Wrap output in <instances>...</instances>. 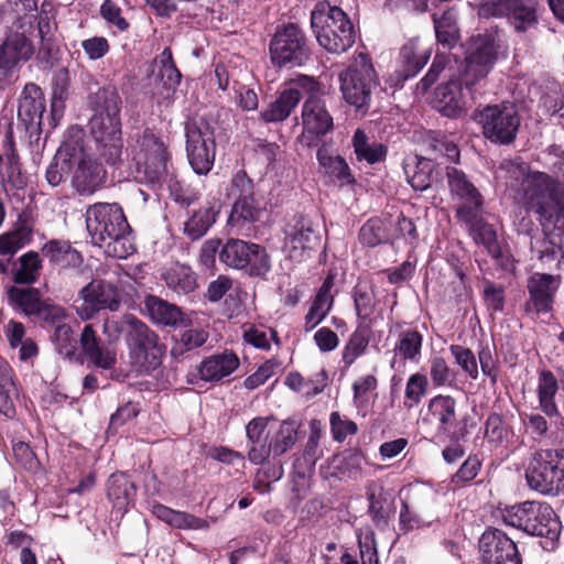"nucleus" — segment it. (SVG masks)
<instances>
[{"instance_id":"obj_56","label":"nucleus","mask_w":564,"mask_h":564,"mask_svg":"<svg viewBox=\"0 0 564 564\" xmlns=\"http://www.w3.org/2000/svg\"><path fill=\"white\" fill-rule=\"evenodd\" d=\"M433 167L434 164L431 160L421 158L417 159L412 174L406 171L409 183L413 189L423 192L431 187L433 181Z\"/></svg>"},{"instance_id":"obj_31","label":"nucleus","mask_w":564,"mask_h":564,"mask_svg":"<svg viewBox=\"0 0 564 564\" xmlns=\"http://www.w3.org/2000/svg\"><path fill=\"white\" fill-rule=\"evenodd\" d=\"M75 147L76 141H65L47 166L45 178L52 187L58 186L67 176L73 174V154Z\"/></svg>"},{"instance_id":"obj_41","label":"nucleus","mask_w":564,"mask_h":564,"mask_svg":"<svg viewBox=\"0 0 564 564\" xmlns=\"http://www.w3.org/2000/svg\"><path fill=\"white\" fill-rule=\"evenodd\" d=\"M317 161L327 174L336 177L341 184L354 182L346 161L339 155H333L325 145L317 150Z\"/></svg>"},{"instance_id":"obj_8","label":"nucleus","mask_w":564,"mask_h":564,"mask_svg":"<svg viewBox=\"0 0 564 564\" xmlns=\"http://www.w3.org/2000/svg\"><path fill=\"white\" fill-rule=\"evenodd\" d=\"M529 487L543 495L564 491V449H540L529 460L525 469Z\"/></svg>"},{"instance_id":"obj_59","label":"nucleus","mask_w":564,"mask_h":564,"mask_svg":"<svg viewBox=\"0 0 564 564\" xmlns=\"http://www.w3.org/2000/svg\"><path fill=\"white\" fill-rule=\"evenodd\" d=\"M359 240L368 247H376L387 240L384 224L379 218L369 219L359 231Z\"/></svg>"},{"instance_id":"obj_12","label":"nucleus","mask_w":564,"mask_h":564,"mask_svg":"<svg viewBox=\"0 0 564 564\" xmlns=\"http://www.w3.org/2000/svg\"><path fill=\"white\" fill-rule=\"evenodd\" d=\"M496 59L497 51L490 35L478 34L467 41L465 64L459 73L468 94H473V87L486 78Z\"/></svg>"},{"instance_id":"obj_23","label":"nucleus","mask_w":564,"mask_h":564,"mask_svg":"<svg viewBox=\"0 0 564 564\" xmlns=\"http://www.w3.org/2000/svg\"><path fill=\"white\" fill-rule=\"evenodd\" d=\"M45 98L42 89L34 83L24 86L19 100L18 120L31 134H39L43 129Z\"/></svg>"},{"instance_id":"obj_51","label":"nucleus","mask_w":564,"mask_h":564,"mask_svg":"<svg viewBox=\"0 0 564 564\" xmlns=\"http://www.w3.org/2000/svg\"><path fill=\"white\" fill-rule=\"evenodd\" d=\"M41 260L39 253L30 251L20 257V268L15 271L13 280L20 284H31L40 275Z\"/></svg>"},{"instance_id":"obj_15","label":"nucleus","mask_w":564,"mask_h":564,"mask_svg":"<svg viewBox=\"0 0 564 564\" xmlns=\"http://www.w3.org/2000/svg\"><path fill=\"white\" fill-rule=\"evenodd\" d=\"M538 0H496L480 8L485 18H505L518 33L527 32L538 24Z\"/></svg>"},{"instance_id":"obj_3","label":"nucleus","mask_w":564,"mask_h":564,"mask_svg":"<svg viewBox=\"0 0 564 564\" xmlns=\"http://www.w3.org/2000/svg\"><path fill=\"white\" fill-rule=\"evenodd\" d=\"M94 110L90 130L107 162L117 163L122 153L121 98L115 88H101L89 97Z\"/></svg>"},{"instance_id":"obj_36","label":"nucleus","mask_w":564,"mask_h":564,"mask_svg":"<svg viewBox=\"0 0 564 564\" xmlns=\"http://www.w3.org/2000/svg\"><path fill=\"white\" fill-rule=\"evenodd\" d=\"M370 338L371 329L368 325H359L349 335L341 350V362L346 369L366 352Z\"/></svg>"},{"instance_id":"obj_21","label":"nucleus","mask_w":564,"mask_h":564,"mask_svg":"<svg viewBox=\"0 0 564 564\" xmlns=\"http://www.w3.org/2000/svg\"><path fill=\"white\" fill-rule=\"evenodd\" d=\"M558 286L560 276L534 273L528 281L530 297L524 304L525 313L538 316L551 312Z\"/></svg>"},{"instance_id":"obj_52","label":"nucleus","mask_w":564,"mask_h":564,"mask_svg":"<svg viewBox=\"0 0 564 564\" xmlns=\"http://www.w3.org/2000/svg\"><path fill=\"white\" fill-rule=\"evenodd\" d=\"M297 440V425L294 421H283L273 436L272 452L274 455H282L288 452Z\"/></svg>"},{"instance_id":"obj_14","label":"nucleus","mask_w":564,"mask_h":564,"mask_svg":"<svg viewBox=\"0 0 564 564\" xmlns=\"http://www.w3.org/2000/svg\"><path fill=\"white\" fill-rule=\"evenodd\" d=\"M121 304L118 286L107 280H93L78 293L75 311L82 321H89L102 310L116 312Z\"/></svg>"},{"instance_id":"obj_37","label":"nucleus","mask_w":564,"mask_h":564,"mask_svg":"<svg viewBox=\"0 0 564 564\" xmlns=\"http://www.w3.org/2000/svg\"><path fill=\"white\" fill-rule=\"evenodd\" d=\"M3 151L6 160V171L0 175L2 180L11 185L13 188H22L25 185V180L22 175L20 156L15 150V144L11 133H8L3 140Z\"/></svg>"},{"instance_id":"obj_39","label":"nucleus","mask_w":564,"mask_h":564,"mask_svg":"<svg viewBox=\"0 0 564 564\" xmlns=\"http://www.w3.org/2000/svg\"><path fill=\"white\" fill-rule=\"evenodd\" d=\"M456 400L451 395L438 394L429 402V412L438 422V429L449 431L457 420Z\"/></svg>"},{"instance_id":"obj_48","label":"nucleus","mask_w":564,"mask_h":564,"mask_svg":"<svg viewBox=\"0 0 564 564\" xmlns=\"http://www.w3.org/2000/svg\"><path fill=\"white\" fill-rule=\"evenodd\" d=\"M558 386L557 380L551 371L541 372L538 386V394L542 411L549 416L557 414L554 401Z\"/></svg>"},{"instance_id":"obj_61","label":"nucleus","mask_w":564,"mask_h":564,"mask_svg":"<svg viewBox=\"0 0 564 564\" xmlns=\"http://www.w3.org/2000/svg\"><path fill=\"white\" fill-rule=\"evenodd\" d=\"M432 522V517L423 518L415 506L410 502L403 501L400 510V524L401 529L411 531L425 527Z\"/></svg>"},{"instance_id":"obj_4","label":"nucleus","mask_w":564,"mask_h":564,"mask_svg":"<svg viewBox=\"0 0 564 564\" xmlns=\"http://www.w3.org/2000/svg\"><path fill=\"white\" fill-rule=\"evenodd\" d=\"M338 80L345 102L356 112L366 115L372 95L379 87L378 75L370 57L365 53L354 56L349 65L338 74Z\"/></svg>"},{"instance_id":"obj_27","label":"nucleus","mask_w":564,"mask_h":564,"mask_svg":"<svg viewBox=\"0 0 564 564\" xmlns=\"http://www.w3.org/2000/svg\"><path fill=\"white\" fill-rule=\"evenodd\" d=\"M457 220L465 225L474 240L482 245L490 256L494 258L500 256L496 230L482 219L481 212L462 209Z\"/></svg>"},{"instance_id":"obj_17","label":"nucleus","mask_w":564,"mask_h":564,"mask_svg":"<svg viewBox=\"0 0 564 564\" xmlns=\"http://www.w3.org/2000/svg\"><path fill=\"white\" fill-rule=\"evenodd\" d=\"M34 53V46L22 25L10 29L0 45V73L2 79L12 80L21 65Z\"/></svg>"},{"instance_id":"obj_20","label":"nucleus","mask_w":564,"mask_h":564,"mask_svg":"<svg viewBox=\"0 0 564 564\" xmlns=\"http://www.w3.org/2000/svg\"><path fill=\"white\" fill-rule=\"evenodd\" d=\"M479 553L485 564H522L514 541L498 529H488L481 534Z\"/></svg>"},{"instance_id":"obj_18","label":"nucleus","mask_w":564,"mask_h":564,"mask_svg":"<svg viewBox=\"0 0 564 564\" xmlns=\"http://www.w3.org/2000/svg\"><path fill=\"white\" fill-rule=\"evenodd\" d=\"M105 180L104 166L88 156L83 145L76 141L73 154L72 187L80 195H91L102 186Z\"/></svg>"},{"instance_id":"obj_63","label":"nucleus","mask_w":564,"mask_h":564,"mask_svg":"<svg viewBox=\"0 0 564 564\" xmlns=\"http://www.w3.org/2000/svg\"><path fill=\"white\" fill-rule=\"evenodd\" d=\"M159 76L167 88H174L181 82V73L172 59V53L165 48L161 55Z\"/></svg>"},{"instance_id":"obj_6","label":"nucleus","mask_w":564,"mask_h":564,"mask_svg":"<svg viewBox=\"0 0 564 564\" xmlns=\"http://www.w3.org/2000/svg\"><path fill=\"white\" fill-rule=\"evenodd\" d=\"M311 26L319 45L333 54L346 52L356 41L351 21L338 7H329L327 12L312 11Z\"/></svg>"},{"instance_id":"obj_19","label":"nucleus","mask_w":564,"mask_h":564,"mask_svg":"<svg viewBox=\"0 0 564 564\" xmlns=\"http://www.w3.org/2000/svg\"><path fill=\"white\" fill-rule=\"evenodd\" d=\"M303 133L300 137L302 144L313 147L316 140L328 133L333 127V117L328 112L325 101L316 96L308 97L302 106Z\"/></svg>"},{"instance_id":"obj_42","label":"nucleus","mask_w":564,"mask_h":564,"mask_svg":"<svg viewBox=\"0 0 564 564\" xmlns=\"http://www.w3.org/2000/svg\"><path fill=\"white\" fill-rule=\"evenodd\" d=\"M429 56L427 51H419L414 43L410 42L405 44L400 51V59L402 63V69L398 72L401 77L400 80H406L415 76L427 63Z\"/></svg>"},{"instance_id":"obj_43","label":"nucleus","mask_w":564,"mask_h":564,"mask_svg":"<svg viewBox=\"0 0 564 564\" xmlns=\"http://www.w3.org/2000/svg\"><path fill=\"white\" fill-rule=\"evenodd\" d=\"M352 147L358 161L375 164L386 158L387 149L378 142H368L366 133L357 129L352 137Z\"/></svg>"},{"instance_id":"obj_49","label":"nucleus","mask_w":564,"mask_h":564,"mask_svg":"<svg viewBox=\"0 0 564 564\" xmlns=\"http://www.w3.org/2000/svg\"><path fill=\"white\" fill-rule=\"evenodd\" d=\"M10 301L20 307L26 315H37L43 301L35 289H21L10 286L8 289Z\"/></svg>"},{"instance_id":"obj_35","label":"nucleus","mask_w":564,"mask_h":564,"mask_svg":"<svg viewBox=\"0 0 564 564\" xmlns=\"http://www.w3.org/2000/svg\"><path fill=\"white\" fill-rule=\"evenodd\" d=\"M433 22L437 42L443 47H454L460 39L457 13L453 9L446 10L440 17L434 14Z\"/></svg>"},{"instance_id":"obj_34","label":"nucleus","mask_w":564,"mask_h":564,"mask_svg":"<svg viewBox=\"0 0 564 564\" xmlns=\"http://www.w3.org/2000/svg\"><path fill=\"white\" fill-rule=\"evenodd\" d=\"M301 100L299 89L289 88L281 93L279 98L271 102L260 116L264 122H279L285 120Z\"/></svg>"},{"instance_id":"obj_22","label":"nucleus","mask_w":564,"mask_h":564,"mask_svg":"<svg viewBox=\"0 0 564 564\" xmlns=\"http://www.w3.org/2000/svg\"><path fill=\"white\" fill-rule=\"evenodd\" d=\"M476 88L468 94L462 80V73L452 75L451 78L440 85L435 91V104L440 112L446 117H456L463 112L468 100H475Z\"/></svg>"},{"instance_id":"obj_1","label":"nucleus","mask_w":564,"mask_h":564,"mask_svg":"<svg viewBox=\"0 0 564 564\" xmlns=\"http://www.w3.org/2000/svg\"><path fill=\"white\" fill-rule=\"evenodd\" d=\"M498 177L506 186L520 210L513 216L517 231L529 235L534 228L531 213L536 215L545 228L564 218V184L547 173L532 171L523 161L503 160L498 167Z\"/></svg>"},{"instance_id":"obj_25","label":"nucleus","mask_w":564,"mask_h":564,"mask_svg":"<svg viewBox=\"0 0 564 564\" xmlns=\"http://www.w3.org/2000/svg\"><path fill=\"white\" fill-rule=\"evenodd\" d=\"M446 177L452 196L462 200L455 214L457 219L459 218V212L462 209L482 212L484 197L462 170L447 167Z\"/></svg>"},{"instance_id":"obj_46","label":"nucleus","mask_w":564,"mask_h":564,"mask_svg":"<svg viewBox=\"0 0 564 564\" xmlns=\"http://www.w3.org/2000/svg\"><path fill=\"white\" fill-rule=\"evenodd\" d=\"M219 208L215 205H207L199 208L186 223L185 234L193 240L204 236L215 223Z\"/></svg>"},{"instance_id":"obj_26","label":"nucleus","mask_w":564,"mask_h":564,"mask_svg":"<svg viewBox=\"0 0 564 564\" xmlns=\"http://www.w3.org/2000/svg\"><path fill=\"white\" fill-rule=\"evenodd\" d=\"M319 243V235L311 219L300 217L286 234L285 249L289 257L295 261H303L305 256Z\"/></svg>"},{"instance_id":"obj_55","label":"nucleus","mask_w":564,"mask_h":564,"mask_svg":"<svg viewBox=\"0 0 564 564\" xmlns=\"http://www.w3.org/2000/svg\"><path fill=\"white\" fill-rule=\"evenodd\" d=\"M354 303L357 316L366 321L375 311V294L367 283H358L354 289Z\"/></svg>"},{"instance_id":"obj_16","label":"nucleus","mask_w":564,"mask_h":564,"mask_svg":"<svg viewBox=\"0 0 564 564\" xmlns=\"http://www.w3.org/2000/svg\"><path fill=\"white\" fill-rule=\"evenodd\" d=\"M186 152L191 166L199 175L207 174L215 160V142L205 123L189 120L185 124Z\"/></svg>"},{"instance_id":"obj_29","label":"nucleus","mask_w":564,"mask_h":564,"mask_svg":"<svg viewBox=\"0 0 564 564\" xmlns=\"http://www.w3.org/2000/svg\"><path fill=\"white\" fill-rule=\"evenodd\" d=\"M161 276L165 285L176 294L192 293L198 286L197 275L187 264L172 263L163 269Z\"/></svg>"},{"instance_id":"obj_30","label":"nucleus","mask_w":564,"mask_h":564,"mask_svg":"<svg viewBox=\"0 0 564 564\" xmlns=\"http://www.w3.org/2000/svg\"><path fill=\"white\" fill-rule=\"evenodd\" d=\"M144 306L151 319L156 324L176 327L185 321L184 313L178 306L155 295H147Z\"/></svg>"},{"instance_id":"obj_40","label":"nucleus","mask_w":564,"mask_h":564,"mask_svg":"<svg viewBox=\"0 0 564 564\" xmlns=\"http://www.w3.org/2000/svg\"><path fill=\"white\" fill-rule=\"evenodd\" d=\"M42 251L51 262L61 268L78 267L83 261L80 253L65 241H50Z\"/></svg>"},{"instance_id":"obj_53","label":"nucleus","mask_w":564,"mask_h":564,"mask_svg":"<svg viewBox=\"0 0 564 564\" xmlns=\"http://www.w3.org/2000/svg\"><path fill=\"white\" fill-rule=\"evenodd\" d=\"M52 341L56 351L65 359H73L76 352V339L74 332L68 324H61L55 327Z\"/></svg>"},{"instance_id":"obj_32","label":"nucleus","mask_w":564,"mask_h":564,"mask_svg":"<svg viewBox=\"0 0 564 564\" xmlns=\"http://www.w3.org/2000/svg\"><path fill=\"white\" fill-rule=\"evenodd\" d=\"M239 359L232 352H223L206 358L199 367L203 380L218 381L237 369Z\"/></svg>"},{"instance_id":"obj_24","label":"nucleus","mask_w":564,"mask_h":564,"mask_svg":"<svg viewBox=\"0 0 564 564\" xmlns=\"http://www.w3.org/2000/svg\"><path fill=\"white\" fill-rule=\"evenodd\" d=\"M321 436L322 431L318 422L312 421L311 433L306 441L303 454L294 460L293 465V490L297 494L308 486V478L314 471L316 462L322 456V449H319Z\"/></svg>"},{"instance_id":"obj_7","label":"nucleus","mask_w":564,"mask_h":564,"mask_svg":"<svg viewBox=\"0 0 564 564\" xmlns=\"http://www.w3.org/2000/svg\"><path fill=\"white\" fill-rule=\"evenodd\" d=\"M503 521L528 534L551 541L556 540L561 533V522L553 508L545 502L524 501L510 507L503 512Z\"/></svg>"},{"instance_id":"obj_60","label":"nucleus","mask_w":564,"mask_h":564,"mask_svg":"<svg viewBox=\"0 0 564 564\" xmlns=\"http://www.w3.org/2000/svg\"><path fill=\"white\" fill-rule=\"evenodd\" d=\"M334 286V276L328 275L321 288L317 291V294L315 299L312 302V305L310 310L323 315L326 317V315L329 313L333 303H334V295L332 293V289Z\"/></svg>"},{"instance_id":"obj_54","label":"nucleus","mask_w":564,"mask_h":564,"mask_svg":"<svg viewBox=\"0 0 564 564\" xmlns=\"http://www.w3.org/2000/svg\"><path fill=\"white\" fill-rule=\"evenodd\" d=\"M336 469L343 478L357 479L361 475L365 457L357 451H346L337 458Z\"/></svg>"},{"instance_id":"obj_2","label":"nucleus","mask_w":564,"mask_h":564,"mask_svg":"<svg viewBox=\"0 0 564 564\" xmlns=\"http://www.w3.org/2000/svg\"><path fill=\"white\" fill-rule=\"evenodd\" d=\"M86 227L93 242L105 247L110 257L124 259L133 253L130 226L118 204L90 205L86 210Z\"/></svg>"},{"instance_id":"obj_47","label":"nucleus","mask_w":564,"mask_h":564,"mask_svg":"<svg viewBox=\"0 0 564 564\" xmlns=\"http://www.w3.org/2000/svg\"><path fill=\"white\" fill-rule=\"evenodd\" d=\"M29 234L22 229L0 236V272L6 274L11 258L25 246Z\"/></svg>"},{"instance_id":"obj_50","label":"nucleus","mask_w":564,"mask_h":564,"mask_svg":"<svg viewBox=\"0 0 564 564\" xmlns=\"http://www.w3.org/2000/svg\"><path fill=\"white\" fill-rule=\"evenodd\" d=\"M69 77L66 70H59L54 78L53 93L51 99L52 126L63 116L65 100L68 97Z\"/></svg>"},{"instance_id":"obj_45","label":"nucleus","mask_w":564,"mask_h":564,"mask_svg":"<svg viewBox=\"0 0 564 564\" xmlns=\"http://www.w3.org/2000/svg\"><path fill=\"white\" fill-rule=\"evenodd\" d=\"M18 397L17 387L7 362L0 360V412L7 417L15 415L13 399Z\"/></svg>"},{"instance_id":"obj_10","label":"nucleus","mask_w":564,"mask_h":564,"mask_svg":"<svg viewBox=\"0 0 564 564\" xmlns=\"http://www.w3.org/2000/svg\"><path fill=\"white\" fill-rule=\"evenodd\" d=\"M219 260L226 267L243 271L250 276H264L271 270L267 249L242 239H228L219 251Z\"/></svg>"},{"instance_id":"obj_58","label":"nucleus","mask_w":564,"mask_h":564,"mask_svg":"<svg viewBox=\"0 0 564 564\" xmlns=\"http://www.w3.org/2000/svg\"><path fill=\"white\" fill-rule=\"evenodd\" d=\"M427 388L429 380L425 375L416 372L410 376L405 384V405L412 408L420 404L427 393Z\"/></svg>"},{"instance_id":"obj_11","label":"nucleus","mask_w":564,"mask_h":564,"mask_svg":"<svg viewBox=\"0 0 564 564\" xmlns=\"http://www.w3.org/2000/svg\"><path fill=\"white\" fill-rule=\"evenodd\" d=\"M131 334L127 339L130 364L137 372H150L161 365L164 346L159 336L139 318H130Z\"/></svg>"},{"instance_id":"obj_9","label":"nucleus","mask_w":564,"mask_h":564,"mask_svg":"<svg viewBox=\"0 0 564 564\" xmlns=\"http://www.w3.org/2000/svg\"><path fill=\"white\" fill-rule=\"evenodd\" d=\"M270 58L274 66L294 68L311 58L308 40L295 23L279 26L270 42Z\"/></svg>"},{"instance_id":"obj_5","label":"nucleus","mask_w":564,"mask_h":564,"mask_svg":"<svg viewBox=\"0 0 564 564\" xmlns=\"http://www.w3.org/2000/svg\"><path fill=\"white\" fill-rule=\"evenodd\" d=\"M135 178L149 185L160 184L167 175L169 152L164 142L147 130L130 147Z\"/></svg>"},{"instance_id":"obj_57","label":"nucleus","mask_w":564,"mask_h":564,"mask_svg":"<svg viewBox=\"0 0 564 564\" xmlns=\"http://www.w3.org/2000/svg\"><path fill=\"white\" fill-rule=\"evenodd\" d=\"M56 22L52 15L42 8L37 15V31L41 40V48L51 53L56 43Z\"/></svg>"},{"instance_id":"obj_33","label":"nucleus","mask_w":564,"mask_h":564,"mask_svg":"<svg viewBox=\"0 0 564 564\" xmlns=\"http://www.w3.org/2000/svg\"><path fill=\"white\" fill-rule=\"evenodd\" d=\"M135 490V485L123 473L113 474L108 480V498L119 510L126 509L133 501Z\"/></svg>"},{"instance_id":"obj_62","label":"nucleus","mask_w":564,"mask_h":564,"mask_svg":"<svg viewBox=\"0 0 564 564\" xmlns=\"http://www.w3.org/2000/svg\"><path fill=\"white\" fill-rule=\"evenodd\" d=\"M130 318H137L132 314H124L119 319L107 317L104 319L102 332L110 340H117L121 334H126V340L131 334Z\"/></svg>"},{"instance_id":"obj_13","label":"nucleus","mask_w":564,"mask_h":564,"mask_svg":"<svg viewBox=\"0 0 564 564\" xmlns=\"http://www.w3.org/2000/svg\"><path fill=\"white\" fill-rule=\"evenodd\" d=\"M486 139L495 143L509 144L517 135L520 117L511 102L487 106L475 115Z\"/></svg>"},{"instance_id":"obj_64","label":"nucleus","mask_w":564,"mask_h":564,"mask_svg":"<svg viewBox=\"0 0 564 564\" xmlns=\"http://www.w3.org/2000/svg\"><path fill=\"white\" fill-rule=\"evenodd\" d=\"M547 242L551 246V249L546 247L544 250L540 251L539 258L542 261H549L550 259H555L558 253L563 256L564 249V225L556 226L553 231L547 235Z\"/></svg>"},{"instance_id":"obj_38","label":"nucleus","mask_w":564,"mask_h":564,"mask_svg":"<svg viewBox=\"0 0 564 564\" xmlns=\"http://www.w3.org/2000/svg\"><path fill=\"white\" fill-rule=\"evenodd\" d=\"M265 209L256 193L243 196L235 200L231 214L229 216V223L231 225L238 224V221L256 223L259 221Z\"/></svg>"},{"instance_id":"obj_28","label":"nucleus","mask_w":564,"mask_h":564,"mask_svg":"<svg viewBox=\"0 0 564 564\" xmlns=\"http://www.w3.org/2000/svg\"><path fill=\"white\" fill-rule=\"evenodd\" d=\"M79 341L83 352L95 367L108 370L116 366V350L100 344V339L93 325L87 324L84 326Z\"/></svg>"},{"instance_id":"obj_44","label":"nucleus","mask_w":564,"mask_h":564,"mask_svg":"<svg viewBox=\"0 0 564 564\" xmlns=\"http://www.w3.org/2000/svg\"><path fill=\"white\" fill-rule=\"evenodd\" d=\"M423 336L419 330L405 329L400 333L394 351L403 360L417 364L422 356Z\"/></svg>"}]
</instances>
